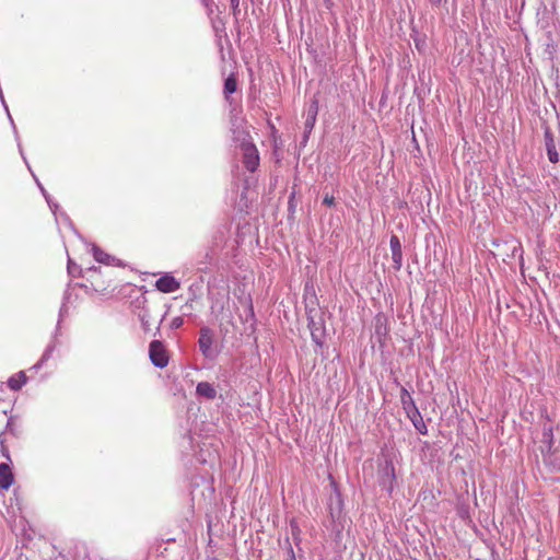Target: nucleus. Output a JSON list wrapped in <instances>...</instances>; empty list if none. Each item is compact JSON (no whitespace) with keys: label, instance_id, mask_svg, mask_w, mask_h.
I'll list each match as a JSON object with an SVG mask.
<instances>
[{"label":"nucleus","instance_id":"obj_1","mask_svg":"<svg viewBox=\"0 0 560 560\" xmlns=\"http://www.w3.org/2000/svg\"><path fill=\"white\" fill-rule=\"evenodd\" d=\"M235 140L241 142V149L243 151V163L249 172H255L259 166V154L256 145L249 139V136L245 132H241L235 136Z\"/></svg>","mask_w":560,"mask_h":560},{"label":"nucleus","instance_id":"obj_2","mask_svg":"<svg viewBox=\"0 0 560 560\" xmlns=\"http://www.w3.org/2000/svg\"><path fill=\"white\" fill-rule=\"evenodd\" d=\"M149 357L152 364L156 368L163 369L168 364L167 352L160 340L151 341L149 346Z\"/></svg>","mask_w":560,"mask_h":560},{"label":"nucleus","instance_id":"obj_3","mask_svg":"<svg viewBox=\"0 0 560 560\" xmlns=\"http://www.w3.org/2000/svg\"><path fill=\"white\" fill-rule=\"evenodd\" d=\"M155 288L163 293H172L180 288V283L172 275L165 273L156 280Z\"/></svg>","mask_w":560,"mask_h":560},{"label":"nucleus","instance_id":"obj_4","mask_svg":"<svg viewBox=\"0 0 560 560\" xmlns=\"http://www.w3.org/2000/svg\"><path fill=\"white\" fill-rule=\"evenodd\" d=\"M212 343L213 338L210 328H201L198 345L201 353L207 358L212 357Z\"/></svg>","mask_w":560,"mask_h":560},{"label":"nucleus","instance_id":"obj_5","mask_svg":"<svg viewBox=\"0 0 560 560\" xmlns=\"http://www.w3.org/2000/svg\"><path fill=\"white\" fill-rule=\"evenodd\" d=\"M389 245L392 252L393 267L395 270H399L402 265V252L401 244L397 235L390 236Z\"/></svg>","mask_w":560,"mask_h":560},{"label":"nucleus","instance_id":"obj_6","mask_svg":"<svg viewBox=\"0 0 560 560\" xmlns=\"http://www.w3.org/2000/svg\"><path fill=\"white\" fill-rule=\"evenodd\" d=\"M308 328L311 329L312 340L315 345L323 347L325 345V328L323 324L311 317L308 320Z\"/></svg>","mask_w":560,"mask_h":560},{"label":"nucleus","instance_id":"obj_7","mask_svg":"<svg viewBox=\"0 0 560 560\" xmlns=\"http://www.w3.org/2000/svg\"><path fill=\"white\" fill-rule=\"evenodd\" d=\"M545 145L547 150L548 159L551 163L559 162V155L556 149L553 136L549 129L545 130Z\"/></svg>","mask_w":560,"mask_h":560},{"label":"nucleus","instance_id":"obj_8","mask_svg":"<svg viewBox=\"0 0 560 560\" xmlns=\"http://www.w3.org/2000/svg\"><path fill=\"white\" fill-rule=\"evenodd\" d=\"M400 402L407 416L410 415L413 410H418L412 396L405 387L400 389Z\"/></svg>","mask_w":560,"mask_h":560},{"label":"nucleus","instance_id":"obj_9","mask_svg":"<svg viewBox=\"0 0 560 560\" xmlns=\"http://www.w3.org/2000/svg\"><path fill=\"white\" fill-rule=\"evenodd\" d=\"M13 482V475L8 464H0V488L9 489Z\"/></svg>","mask_w":560,"mask_h":560},{"label":"nucleus","instance_id":"obj_10","mask_svg":"<svg viewBox=\"0 0 560 560\" xmlns=\"http://www.w3.org/2000/svg\"><path fill=\"white\" fill-rule=\"evenodd\" d=\"M196 393L207 399H213L217 396L215 388L208 382H200L196 387Z\"/></svg>","mask_w":560,"mask_h":560},{"label":"nucleus","instance_id":"obj_11","mask_svg":"<svg viewBox=\"0 0 560 560\" xmlns=\"http://www.w3.org/2000/svg\"><path fill=\"white\" fill-rule=\"evenodd\" d=\"M139 320L141 323V327L144 332H149L151 330V320H152V312L149 307L142 306L139 314Z\"/></svg>","mask_w":560,"mask_h":560},{"label":"nucleus","instance_id":"obj_12","mask_svg":"<svg viewBox=\"0 0 560 560\" xmlns=\"http://www.w3.org/2000/svg\"><path fill=\"white\" fill-rule=\"evenodd\" d=\"M408 418L410 419V421L412 422V424L415 425L419 433L427 434V425L423 422V419L419 410H413L410 415H408Z\"/></svg>","mask_w":560,"mask_h":560},{"label":"nucleus","instance_id":"obj_13","mask_svg":"<svg viewBox=\"0 0 560 560\" xmlns=\"http://www.w3.org/2000/svg\"><path fill=\"white\" fill-rule=\"evenodd\" d=\"M317 109H318L317 103L313 102L308 108L307 117L304 122L305 132H311V130L313 129L315 121H316Z\"/></svg>","mask_w":560,"mask_h":560},{"label":"nucleus","instance_id":"obj_14","mask_svg":"<svg viewBox=\"0 0 560 560\" xmlns=\"http://www.w3.org/2000/svg\"><path fill=\"white\" fill-rule=\"evenodd\" d=\"M26 383V375L24 372H20L11 376L8 381V385L11 389L18 390Z\"/></svg>","mask_w":560,"mask_h":560},{"label":"nucleus","instance_id":"obj_15","mask_svg":"<svg viewBox=\"0 0 560 560\" xmlns=\"http://www.w3.org/2000/svg\"><path fill=\"white\" fill-rule=\"evenodd\" d=\"M237 82L234 75H230L225 79L224 82V94L228 97L229 94H232L236 91Z\"/></svg>","mask_w":560,"mask_h":560},{"label":"nucleus","instance_id":"obj_16","mask_svg":"<svg viewBox=\"0 0 560 560\" xmlns=\"http://www.w3.org/2000/svg\"><path fill=\"white\" fill-rule=\"evenodd\" d=\"M93 256L98 262L109 264L110 256L98 247L93 248Z\"/></svg>","mask_w":560,"mask_h":560},{"label":"nucleus","instance_id":"obj_17","mask_svg":"<svg viewBox=\"0 0 560 560\" xmlns=\"http://www.w3.org/2000/svg\"><path fill=\"white\" fill-rule=\"evenodd\" d=\"M184 324V318L180 317V316H177L175 318L172 319L171 324H170V327L172 329H178L179 327H182Z\"/></svg>","mask_w":560,"mask_h":560},{"label":"nucleus","instance_id":"obj_18","mask_svg":"<svg viewBox=\"0 0 560 560\" xmlns=\"http://www.w3.org/2000/svg\"><path fill=\"white\" fill-rule=\"evenodd\" d=\"M384 470H385L386 476H387V477L390 479V481H392V480L395 478V474H394V470H395V469H394L393 464H392V463H386Z\"/></svg>","mask_w":560,"mask_h":560},{"label":"nucleus","instance_id":"obj_19","mask_svg":"<svg viewBox=\"0 0 560 560\" xmlns=\"http://www.w3.org/2000/svg\"><path fill=\"white\" fill-rule=\"evenodd\" d=\"M323 202H324L325 205H327L328 207H331V206L335 203V198H334V196L326 195V196L324 197Z\"/></svg>","mask_w":560,"mask_h":560},{"label":"nucleus","instance_id":"obj_20","mask_svg":"<svg viewBox=\"0 0 560 560\" xmlns=\"http://www.w3.org/2000/svg\"><path fill=\"white\" fill-rule=\"evenodd\" d=\"M240 5V0H231V7L233 11L235 12Z\"/></svg>","mask_w":560,"mask_h":560},{"label":"nucleus","instance_id":"obj_21","mask_svg":"<svg viewBox=\"0 0 560 560\" xmlns=\"http://www.w3.org/2000/svg\"><path fill=\"white\" fill-rule=\"evenodd\" d=\"M429 1H430L432 4H434V5H439V4L442 2V0H429Z\"/></svg>","mask_w":560,"mask_h":560},{"label":"nucleus","instance_id":"obj_22","mask_svg":"<svg viewBox=\"0 0 560 560\" xmlns=\"http://www.w3.org/2000/svg\"><path fill=\"white\" fill-rule=\"evenodd\" d=\"M291 559L290 560H295V557H294V553H293V550L291 549Z\"/></svg>","mask_w":560,"mask_h":560}]
</instances>
